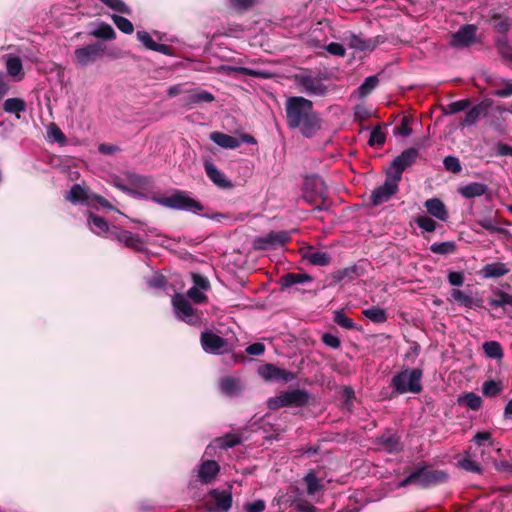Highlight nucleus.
Returning <instances> with one entry per match:
<instances>
[{
  "label": "nucleus",
  "mask_w": 512,
  "mask_h": 512,
  "mask_svg": "<svg viewBox=\"0 0 512 512\" xmlns=\"http://www.w3.org/2000/svg\"><path fill=\"white\" fill-rule=\"evenodd\" d=\"M471 105L469 99H462L459 101L451 102L446 107V114H456L458 112L467 110Z\"/></svg>",
  "instance_id": "5fc2aeb1"
},
{
  "label": "nucleus",
  "mask_w": 512,
  "mask_h": 512,
  "mask_svg": "<svg viewBox=\"0 0 512 512\" xmlns=\"http://www.w3.org/2000/svg\"><path fill=\"white\" fill-rule=\"evenodd\" d=\"M240 440L235 436H225L216 440L217 447L221 449H228L239 444Z\"/></svg>",
  "instance_id": "69168bd1"
},
{
  "label": "nucleus",
  "mask_w": 512,
  "mask_h": 512,
  "mask_svg": "<svg viewBox=\"0 0 512 512\" xmlns=\"http://www.w3.org/2000/svg\"><path fill=\"white\" fill-rule=\"evenodd\" d=\"M65 198L73 204L92 206L94 193L80 184H74L67 192Z\"/></svg>",
  "instance_id": "f3484780"
},
{
  "label": "nucleus",
  "mask_w": 512,
  "mask_h": 512,
  "mask_svg": "<svg viewBox=\"0 0 512 512\" xmlns=\"http://www.w3.org/2000/svg\"><path fill=\"white\" fill-rule=\"evenodd\" d=\"M137 40L148 50L172 56L171 48L166 44L156 43L147 31H137Z\"/></svg>",
  "instance_id": "5701e85b"
},
{
  "label": "nucleus",
  "mask_w": 512,
  "mask_h": 512,
  "mask_svg": "<svg viewBox=\"0 0 512 512\" xmlns=\"http://www.w3.org/2000/svg\"><path fill=\"white\" fill-rule=\"evenodd\" d=\"M415 223L426 232H434L437 227V223L428 216H418L415 218Z\"/></svg>",
  "instance_id": "4d7b16f0"
},
{
  "label": "nucleus",
  "mask_w": 512,
  "mask_h": 512,
  "mask_svg": "<svg viewBox=\"0 0 512 512\" xmlns=\"http://www.w3.org/2000/svg\"><path fill=\"white\" fill-rule=\"evenodd\" d=\"M443 165L446 171L452 172L454 174L460 173L462 171L461 162L456 156H446L443 159Z\"/></svg>",
  "instance_id": "864d4df0"
},
{
  "label": "nucleus",
  "mask_w": 512,
  "mask_h": 512,
  "mask_svg": "<svg viewBox=\"0 0 512 512\" xmlns=\"http://www.w3.org/2000/svg\"><path fill=\"white\" fill-rule=\"evenodd\" d=\"M386 135L381 127H375L370 133L368 144L370 146H381L385 143Z\"/></svg>",
  "instance_id": "6e6d98bb"
},
{
  "label": "nucleus",
  "mask_w": 512,
  "mask_h": 512,
  "mask_svg": "<svg viewBox=\"0 0 512 512\" xmlns=\"http://www.w3.org/2000/svg\"><path fill=\"white\" fill-rule=\"evenodd\" d=\"M261 0H228L229 8L237 13H244L259 5Z\"/></svg>",
  "instance_id": "a19ab883"
},
{
  "label": "nucleus",
  "mask_w": 512,
  "mask_h": 512,
  "mask_svg": "<svg viewBox=\"0 0 512 512\" xmlns=\"http://www.w3.org/2000/svg\"><path fill=\"white\" fill-rule=\"evenodd\" d=\"M416 474V486L429 489L446 483L449 475L445 470L432 469L427 465H418L414 468Z\"/></svg>",
  "instance_id": "423d86ee"
},
{
  "label": "nucleus",
  "mask_w": 512,
  "mask_h": 512,
  "mask_svg": "<svg viewBox=\"0 0 512 512\" xmlns=\"http://www.w3.org/2000/svg\"><path fill=\"white\" fill-rule=\"evenodd\" d=\"M147 285L152 289H163L166 286V278L160 274L155 273L153 276L146 280Z\"/></svg>",
  "instance_id": "052dcab7"
},
{
  "label": "nucleus",
  "mask_w": 512,
  "mask_h": 512,
  "mask_svg": "<svg viewBox=\"0 0 512 512\" xmlns=\"http://www.w3.org/2000/svg\"><path fill=\"white\" fill-rule=\"evenodd\" d=\"M111 19H112L113 23L115 24V26L122 33H124V34H132L133 33L134 26L129 19H127L121 15H117V14H112Z\"/></svg>",
  "instance_id": "09e8293b"
},
{
  "label": "nucleus",
  "mask_w": 512,
  "mask_h": 512,
  "mask_svg": "<svg viewBox=\"0 0 512 512\" xmlns=\"http://www.w3.org/2000/svg\"><path fill=\"white\" fill-rule=\"evenodd\" d=\"M220 70L225 72L227 75L242 74V75L257 77V78H261V79H269L272 77V73L267 70L252 69V68L242 67V66L222 65L220 67Z\"/></svg>",
  "instance_id": "b1692460"
},
{
  "label": "nucleus",
  "mask_w": 512,
  "mask_h": 512,
  "mask_svg": "<svg viewBox=\"0 0 512 512\" xmlns=\"http://www.w3.org/2000/svg\"><path fill=\"white\" fill-rule=\"evenodd\" d=\"M187 297L196 304L203 303L207 298L203 290L194 286L187 291Z\"/></svg>",
  "instance_id": "e2e57ef3"
},
{
  "label": "nucleus",
  "mask_w": 512,
  "mask_h": 512,
  "mask_svg": "<svg viewBox=\"0 0 512 512\" xmlns=\"http://www.w3.org/2000/svg\"><path fill=\"white\" fill-rule=\"evenodd\" d=\"M223 34L228 37H239L244 32V27L238 23H229L223 26Z\"/></svg>",
  "instance_id": "bf43d9fd"
},
{
  "label": "nucleus",
  "mask_w": 512,
  "mask_h": 512,
  "mask_svg": "<svg viewBox=\"0 0 512 512\" xmlns=\"http://www.w3.org/2000/svg\"><path fill=\"white\" fill-rule=\"evenodd\" d=\"M422 377L423 371L421 369L405 368L392 377L390 386L397 395L418 394L422 391Z\"/></svg>",
  "instance_id": "f03ea898"
},
{
  "label": "nucleus",
  "mask_w": 512,
  "mask_h": 512,
  "mask_svg": "<svg viewBox=\"0 0 512 512\" xmlns=\"http://www.w3.org/2000/svg\"><path fill=\"white\" fill-rule=\"evenodd\" d=\"M87 223L94 234L108 239L111 238V231L114 225H110L103 217L89 212Z\"/></svg>",
  "instance_id": "aec40b11"
},
{
  "label": "nucleus",
  "mask_w": 512,
  "mask_h": 512,
  "mask_svg": "<svg viewBox=\"0 0 512 512\" xmlns=\"http://www.w3.org/2000/svg\"><path fill=\"white\" fill-rule=\"evenodd\" d=\"M260 375L271 381L287 383L294 379V374L288 370L278 368L273 364H266L259 370Z\"/></svg>",
  "instance_id": "6ab92c4d"
},
{
  "label": "nucleus",
  "mask_w": 512,
  "mask_h": 512,
  "mask_svg": "<svg viewBox=\"0 0 512 512\" xmlns=\"http://www.w3.org/2000/svg\"><path fill=\"white\" fill-rule=\"evenodd\" d=\"M502 391V385L500 382L494 380L485 381L482 387V392L486 397H495Z\"/></svg>",
  "instance_id": "3c124183"
},
{
  "label": "nucleus",
  "mask_w": 512,
  "mask_h": 512,
  "mask_svg": "<svg viewBox=\"0 0 512 512\" xmlns=\"http://www.w3.org/2000/svg\"><path fill=\"white\" fill-rule=\"evenodd\" d=\"M6 69L10 76L20 79L23 70L21 59L17 56H9L6 60Z\"/></svg>",
  "instance_id": "c03bdc74"
},
{
  "label": "nucleus",
  "mask_w": 512,
  "mask_h": 512,
  "mask_svg": "<svg viewBox=\"0 0 512 512\" xmlns=\"http://www.w3.org/2000/svg\"><path fill=\"white\" fill-rule=\"evenodd\" d=\"M214 99L215 98L212 93L203 89H195L190 91V93L183 99V102L186 105H195L200 103H210L214 101Z\"/></svg>",
  "instance_id": "2f4dec72"
},
{
  "label": "nucleus",
  "mask_w": 512,
  "mask_h": 512,
  "mask_svg": "<svg viewBox=\"0 0 512 512\" xmlns=\"http://www.w3.org/2000/svg\"><path fill=\"white\" fill-rule=\"evenodd\" d=\"M116 13L131 15L132 9L123 0H99Z\"/></svg>",
  "instance_id": "a18cd8bd"
},
{
  "label": "nucleus",
  "mask_w": 512,
  "mask_h": 512,
  "mask_svg": "<svg viewBox=\"0 0 512 512\" xmlns=\"http://www.w3.org/2000/svg\"><path fill=\"white\" fill-rule=\"evenodd\" d=\"M379 80L376 75H371L365 78L363 83L358 87L360 97L368 96L378 85Z\"/></svg>",
  "instance_id": "49530a36"
},
{
  "label": "nucleus",
  "mask_w": 512,
  "mask_h": 512,
  "mask_svg": "<svg viewBox=\"0 0 512 512\" xmlns=\"http://www.w3.org/2000/svg\"><path fill=\"white\" fill-rule=\"evenodd\" d=\"M266 504L263 500L258 499L254 502L245 503L243 508L245 512H263Z\"/></svg>",
  "instance_id": "774afa93"
},
{
  "label": "nucleus",
  "mask_w": 512,
  "mask_h": 512,
  "mask_svg": "<svg viewBox=\"0 0 512 512\" xmlns=\"http://www.w3.org/2000/svg\"><path fill=\"white\" fill-rule=\"evenodd\" d=\"M204 169L208 178L219 188L227 189L232 187V183L225 174L220 171L211 160H205Z\"/></svg>",
  "instance_id": "412c9836"
},
{
  "label": "nucleus",
  "mask_w": 512,
  "mask_h": 512,
  "mask_svg": "<svg viewBox=\"0 0 512 512\" xmlns=\"http://www.w3.org/2000/svg\"><path fill=\"white\" fill-rule=\"evenodd\" d=\"M482 348L488 358L501 360L504 356L503 348L497 341H485Z\"/></svg>",
  "instance_id": "ea45409f"
},
{
  "label": "nucleus",
  "mask_w": 512,
  "mask_h": 512,
  "mask_svg": "<svg viewBox=\"0 0 512 512\" xmlns=\"http://www.w3.org/2000/svg\"><path fill=\"white\" fill-rule=\"evenodd\" d=\"M496 47L505 59L512 61V46L509 44L507 38H500L496 41Z\"/></svg>",
  "instance_id": "13d9d810"
},
{
  "label": "nucleus",
  "mask_w": 512,
  "mask_h": 512,
  "mask_svg": "<svg viewBox=\"0 0 512 512\" xmlns=\"http://www.w3.org/2000/svg\"><path fill=\"white\" fill-rule=\"evenodd\" d=\"M313 278L307 273H287L280 278L282 287L289 288L296 284L311 283Z\"/></svg>",
  "instance_id": "f704fd0d"
},
{
  "label": "nucleus",
  "mask_w": 512,
  "mask_h": 512,
  "mask_svg": "<svg viewBox=\"0 0 512 512\" xmlns=\"http://www.w3.org/2000/svg\"><path fill=\"white\" fill-rule=\"evenodd\" d=\"M511 23L508 18L494 17L493 27L501 33H506L510 29Z\"/></svg>",
  "instance_id": "338daca9"
},
{
  "label": "nucleus",
  "mask_w": 512,
  "mask_h": 512,
  "mask_svg": "<svg viewBox=\"0 0 512 512\" xmlns=\"http://www.w3.org/2000/svg\"><path fill=\"white\" fill-rule=\"evenodd\" d=\"M380 446L388 453H394L401 449L399 436L392 432H384L378 439Z\"/></svg>",
  "instance_id": "7c9ffc66"
},
{
  "label": "nucleus",
  "mask_w": 512,
  "mask_h": 512,
  "mask_svg": "<svg viewBox=\"0 0 512 512\" xmlns=\"http://www.w3.org/2000/svg\"><path fill=\"white\" fill-rule=\"evenodd\" d=\"M110 239L117 241L135 251L144 250V242L139 235L132 233L128 230H124L119 226H113Z\"/></svg>",
  "instance_id": "ddd939ff"
},
{
  "label": "nucleus",
  "mask_w": 512,
  "mask_h": 512,
  "mask_svg": "<svg viewBox=\"0 0 512 512\" xmlns=\"http://www.w3.org/2000/svg\"><path fill=\"white\" fill-rule=\"evenodd\" d=\"M450 297L460 306L472 308L474 305L473 298L470 295L464 293L462 290L453 289L450 293Z\"/></svg>",
  "instance_id": "de8ad7c7"
},
{
  "label": "nucleus",
  "mask_w": 512,
  "mask_h": 512,
  "mask_svg": "<svg viewBox=\"0 0 512 512\" xmlns=\"http://www.w3.org/2000/svg\"><path fill=\"white\" fill-rule=\"evenodd\" d=\"M459 405L466 406L470 410L476 411L481 407V397L473 392L464 394L458 398Z\"/></svg>",
  "instance_id": "37998d69"
},
{
  "label": "nucleus",
  "mask_w": 512,
  "mask_h": 512,
  "mask_svg": "<svg viewBox=\"0 0 512 512\" xmlns=\"http://www.w3.org/2000/svg\"><path fill=\"white\" fill-rule=\"evenodd\" d=\"M220 472L219 464L214 460H201L195 469V476L202 485L211 484Z\"/></svg>",
  "instance_id": "2eb2a0df"
},
{
  "label": "nucleus",
  "mask_w": 512,
  "mask_h": 512,
  "mask_svg": "<svg viewBox=\"0 0 512 512\" xmlns=\"http://www.w3.org/2000/svg\"><path fill=\"white\" fill-rule=\"evenodd\" d=\"M383 42L384 38L381 36L366 39L358 35H352L349 38L350 48L361 52L372 51Z\"/></svg>",
  "instance_id": "4be33fe9"
},
{
  "label": "nucleus",
  "mask_w": 512,
  "mask_h": 512,
  "mask_svg": "<svg viewBox=\"0 0 512 512\" xmlns=\"http://www.w3.org/2000/svg\"><path fill=\"white\" fill-rule=\"evenodd\" d=\"M303 191L308 193H314L316 196H320L321 204L317 205L314 210L325 211L328 209L326 205L327 200V187L323 179L318 175L306 177L303 184Z\"/></svg>",
  "instance_id": "f8f14e48"
},
{
  "label": "nucleus",
  "mask_w": 512,
  "mask_h": 512,
  "mask_svg": "<svg viewBox=\"0 0 512 512\" xmlns=\"http://www.w3.org/2000/svg\"><path fill=\"white\" fill-rule=\"evenodd\" d=\"M334 322L342 328L352 330L355 328L354 321L349 318L342 310H337L334 313Z\"/></svg>",
  "instance_id": "603ef678"
},
{
  "label": "nucleus",
  "mask_w": 512,
  "mask_h": 512,
  "mask_svg": "<svg viewBox=\"0 0 512 512\" xmlns=\"http://www.w3.org/2000/svg\"><path fill=\"white\" fill-rule=\"evenodd\" d=\"M447 279L451 286L459 287L464 283L465 274L462 271H449Z\"/></svg>",
  "instance_id": "0e129e2a"
},
{
  "label": "nucleus",
  "mask_w": 512,
  "mask_h": 512,
  "mask_svg": "<svg viewBox=\"0 0 512 512\" xmlns=\"http://www.w3.org/2000/svg\"><path fill=\"white\" fill-rule=\"evenodd\" d=\"M419 156V149L415 147L404 150L400 155L395 157L391 162L390 170L387 171L392 176L396 177V180L402 179V173L415 163Z\"/></svg>",
  "instance_id": "6e6552de"
},
{
  "label": "nucleus",
  "mask_w": 512,
  "mask_h": 512,
  "mask_svg": "<svg viewBox=\"0 0 512 512\" xmlns=\"http://www.w3.org/2000/svg\"><path fill=\"white\" fill-rule=\"evenodd\" d=\"M493 101L491 99H484L480 103L470 108L464 119L461 122L463 127L474 126L480 118L488 117V111L492 107Z\"/></svg>",
  "instance_id": "dca6fc26"
},
{
  "label": "nucleus",
  "mask_w": 512,
  "mask_h": 512,
  "mask_svg": "<svg viewBox=\"0 0 512 512\" xmlns=\"http://www.w3.org/2000/svg\"><path fill=\"white\" fill-rule=\"evenodd\" d=\"M151 200L165 208L198 213L203 210V205L192 198L187 191L174 190L170 195L160 197L153 196Z\"/></svg>",
  "instance_id": "7ed1b4c3"
},
{
  "label": "nucleus",
  "mask_w": 512,
  "mask_h": 512,
  "mask_svg": "<svg viewBox=\"0 0 512 512\" xmlns=\"http://www.w3.org/2000/svg\"><path fill=\"white\" fill-rule=\"evenodd\" d=\"M477 27L474 24H464L452 33L449 44L455 49H465L476 42Z\"/></svg>",
  "instance_id": "1a4fd4ad"
},
{
  "label": "nucleus",
  "mask_w": 512,
  "mask_h": 512,
  "mask_svg": "<svg viewBox=\"0 0 512 512\" xmlns=\"http://www.w3.org/2000/svg\"><path fill=\"white\" fill-rule=\"evenodd\" d=\"M213 503L209 507L210 512H228L232 506V493L230 490L213 489L210 492Z\"/></svg>",
  "instance_id": "a211bd4d"
},
{
  "label": "nucleus",
  "mask_w": 512,
  "mask_h": 512,
  "mask_svg": "<svg viewBox=\"0 0 512 512\" xmlns=\"http://www.w3.org/2000/svg\"><path fill=\"white\" fill-rule=\"evenodd\" d=\"M105 53L106 45L103 42L97 41L76 48L74 58L79 66L86 67L103 58Z\"/></svg>",
  "instance_id": "0eeeda50"
},
{
  "label": "nucleus",
  "mask_w": 512,
  "mask_h": 512,
  "mask_svg": "<svg viewBox=\"0 0 512 512\" xmlns=\"http://www.w3.org/2000/svg\"><path fill=\"white\" fill-rule=\"evenodd\" d=\"M488 192V185L481 182H469L458 188V193L466 199L481 197L486 195Z\"/></svg>",
  "instance_id": "a878e982"
},
{
  "label": "nucleus",
  "mask_w": 512,
  "mask_h": 512,
  "mask_svg": "<svg viewBox=\"0 0 512 512\" xmlns=\"http://www.w3.org/2000/svg\"><path fill=\"white\" fill-rule=\"evenodd\" d=\"M495 298H491L489 300V305L493 308H504L505 306L512 307V295L500 290L496 289L494 292Z\"/></svg>",
  "instance_id": "4c0bfd02"
},
{
  "label": "nucleus",
  "mask_w": 512,
  "mask_h": 512,
  "mask_svg": "<svg viewBox=\"0 0 512 512\" xmlns=\"http://www.w3.org/2000/svg\"><path fill=\"white\" fill-rule=\"evenodd\" d=\"M294 81L299 91L310 97H324L329 92L328 86L321 78L308 72L297 73Z\"/></svg>",
  "instance_id": "20e7f679"
},
{
  "label": "nucleus",
  "mask_w": 512,
  "mask_h": 512,
  "mask_svg": "<svg viewBox=\"0 0 512 512\" xmlns=\"http://www.w3.org/2000/svg\"><path fill=\"white\" fill-rule=\"evenodd\" d=\"M26 102L22 98L14 97L8 98L3 103V109L6 113L16 114L19 119V113L26 110Z\"/></svg>",
  "instance_id": "e433bc0d"
},
{
  "label": "nucleus",
  "mask_w": 512,
  "mask_h": 512,
  "mask_svg": "<svg viewBox=\"0 0 512 512\" xmlns=\"http://www.w3.org/2000/svg\"><path fill=\"white\" fill-rule=\"evenodd\" d=\"M289 239L290 235L287 231H272L265 236L257 238L255 247L262 250L278 249L284 246Z\"/></svg>",
  "instance_id": "4468645a"
},
{
  "label": "nucleus",
  "mask_w": 512,
  "mask_h": 512,
  "mask_svg": "<svg viewBox=\"0 0 512 512\" xmlns=\"http://www.w3.org/2000/svg\"><path fill=\"white\" fill-rule=\"evenodd\" d=\"M219 387L221 392L228 397L236 396L241 391L239 379L232 376L223 377L219 382Z\"/></svg>",
  "instance_id": "72a5a7b5"
},
{
  "label": "nucleus",
  "mask_w": 512,
  "mask_h": 512,
  "mask_svg": "<svg viewBox=\"0 0 512 512\" xmlns=\"http://www.w3.org/2000/svg\"><path fill=\"white\" fill-rule=\"evenodd\" d=\"M210 139L217 146L225 149H235L241 144L238 138L218 131L212 132L210 134Z\"/></svg>",
  "instance_id": "c756f323"
},
{
  "label": "nucleus",
  "mask_w": 512,
  "mask_h": 512,
  "mask_svg": "<svg viewBox=\"0 0 512 512\" xmlns=\"http://www.w3.org/2000/svg\"><path fill=\"white\" fill-rule=\"evenodd\" d=\"M291 506L298 512H318V509L314 505L303 499H295Z\"/></svg>",
  "instance_id": "680f3d73"
},
{
  "label": "nucleus",
  "mask_w": 512,
  "mask_h": 512,
  "mask_svg": "<svg viewBox=\"0 0 512 512\" xmlns=\"http://www.w3.org/2000/svg\"><path fill=\"white\" fill-rule=\"evenodd\" d=\"M172 306L177 319L193 326H200L202 314L192 307L189 300L183 294H175L172 298Z\"/></svg>",
  "instance_id": "39448f33"
},
{
  "label": "nucleus",
  "mask_w": 512,
  "mask_h": 512,
  "mask_svg": "<svg viewBox=\"0 0 512 512\" xmlns=\"http://www.w3.org/2000/svg\"><path fill=\"white\" fill-rule=\"evenodd\" d=\"M424 206L428 213L433 217L441 221H447L448 211L445 204L439 198H431L426 200Z\"/></svg>",
  "instance_id": "c85d7f7f"
},
{
  "label": "nucleus",
  "mask_w": 512,
  "mask_h": 512,
  "mask_svg": "<svg viewBox=\"0 0 512 512\" xmlns=\"http://www.w3.org/2000/svg\"><path fill=\"white\" fill-rule=\"evenodd\" d=\"M307 486V494L309 496L315 495L317 492L323 489L321 480L316 476L313 470H310L303 478Z\"/></svg>",
  "instance_id": "58836bf2"
},
{
  "label": "nucleus",
  "mask_w": 512,
  "mask_h": 512,
  "mask_svg": "<svg viewBox=\"0 0 512 512\" xmlns=\"http://www.w3.org/2000/svg\"><path fill=\"white\" fill-rule=\"evenodd\" d=\"M509 268L505 263L493 262L486 264L482 269L483 277L485 278H498L509 273Z\"/></svg>",
  "instance_id": "c9c22d12"
},
{
  "label": "nucleus",
  "mask_w": 512,
  "mask_h": 512,
  "mask_svg": "<svg viewBox=\"0 0 512 512\" xmlns=\"http://www.w3.org/2000/svg\"><path fill=\"white\" fill-rule=\"evenodd\" d=\"M303 258L314 266H327L331 262V256L325 251L309 249L304 253Z\"/></svg>",
  "instance_id": "473e14b6"
},
{
  "label": "nucleus",
  "mask_w": 512,
  "mask_h": 512,
  "mask_svg": "<svg viewBox=\"0 0 512 512\" xmlns=\"http://www.w3.org/2000/svg\"><path fill=\"white\" fill-rule=\"evenodd\" d=\"M476 223L483 229L487 230L490 234H507L508 231L502 227L508 226L509 222L505 220H499L496 217L483 216L476 220Z\"/></svg>",
  "instance_id": "393cba45"
},
{
  "label": "nucleus",
  "mask_w": 512,
  "mask_h": 512,
  "mask_svg": "<svg viewBox=\"0 0 512 512\" xmlns=\"http://www.w3.org/2000/svg\"><path fill=\"white\" fill-rule=\"evenodd\" d=\"M456 245L452 241H443L440 243H433L430 246V251L435 254L447 255L455 251Z\"/></svg>",
  "instance_id": "8fccbe9b"
},
{
  "label": "nucleus",
  "mask_w": 512,
  "mask_h": 512,
  "mask_svg": "<svg viewBox=\"0 0 512 512\" xmlns=\"http://www.w3.org/2000/svg\"><path fill=\"white\" fill-rule=\"evenodd\" d=\"M286 406L302 407L308 403L309 394L303 389H293L283 392Z\"/></svg>",
  "instance_id": "cd10ccee"
},
{
  "label": "nucleus",
  "mask_w": 512,
  "mask_h": 512,
  "mask_svg": "<svg viewBox=\"0 0 512 512\" xmlns=\"http://www.w3.org/2000/svg\"><path fill=\"white\" fill-rule=\"evenodd\" d=\"M363 315L373 323H384L387 320V313L383 308L372 306L363 310Z\"/></svg>",
  "instance_id": "79ce46f5"
},
{
  "label": "nucleus",
  "mask_w": 512,
  "mask_h": 512,
  "mask_svg": "<svg viewBox=\"0 0 512 512\" xmlns=\"http://www.w3.org/2000/svg\"><path fill=\"white\" fill-rule=\"evenodd\" d=\"M200 342L203 350L208 354L221 355L230 349L226 339L208 330L201 333Z\"/></svg>",
  "instance_id": "9d476101"
},
{
  "label": "nucleus",
  "mask_w": 512,
  "mask_h": 512,
  "mask_svg": "<svg viewBox=\"0 0 512 512\" xmlns=\"http://www.w3.org/2000/svg\"><path fill=\"white\" fill-rule=\"evenodd\" d=\"M287 125L299 129L305 138L313 137L321 129V118L313 102L302 96H291L285 102Z\"/></svg>",
  "instance_id": "f257e3e1"
},
{
  "label": "nucleus",
  "mask_w": 512,
  "mask_h": 512,
  "mask_svg": "<svg viewBox=\"0 0 512 512\" xmlns=\"http://www.w3.org/2000/svg\"><path fill=\"white\" fill-rule=\"evenodd\" d=\"M89 35L103 40H114L116 38V32L114 28L104 21H97L92 23Z\"/></svg>",
  "instance_id": "bb28decb"
},
{
  "label": "nucleus",
  "mask_w": 512,
  "mask_h": 512,
  "mask_svg": "<svg viewBox=\"0 0 512 512\" xmlns=\"http://www.w3.org/2000/svg\"><path fill=\"white\" fill-rule=\"evenodd\" d=\"M400 180L387 172L385 182L375 188L371 194V202L373 205L378 206L387 202L398 191Z\"/></svg>",
  "instance_id": "9b49d317"
}]
</instances>
